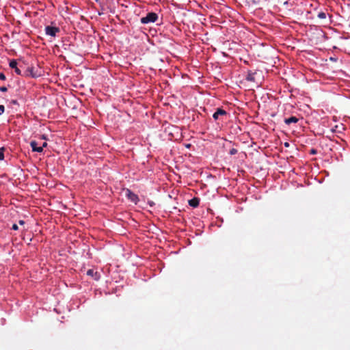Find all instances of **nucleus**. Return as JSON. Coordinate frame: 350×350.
<instances>
[{
	"mask_svg": "<svg viewBox=\"0 0 350 350\" xmlns=\"http://www.w3.org/2000/svg\"><path fill=\"white\" fill-rule=\"evenodd\" d=\"M126 196L133 202L135 204H137L139 201V198L137 195L134 193L133 191H131L130 189L126 190Z\"/></svg>",
	"mask_w": 350,
	"mask_h": 350,
	"instance_id": "3",
	"label": "nucleus"
},
{
	"mask_svg": "<svg viewBox=\"0 0 350 350\" xmlns=\"http://www.w3.org/2000/svg\"><path fill=\"white\" fill-rule=\"evenodd\" d=\"M10 67L12 68H14V71L18 75H22V71L21 70L17 67V62L16 60L15 59H12L10 62Z\"/></svg>",
	"mask_w": 350,
	"mask_h": 350,
	"instance_id": "7",
	"label": "nucleus"
},
{
	"mask_svg": "<svg viewBox=\"0 0 350 350\" xmlns=\"http://www.w3.org/2000/svg\"><path fill=\"white\" fill-rule=\"evenodd\" d=\"M199 204L200 199L198 198H193L189 200V204L193 208L198 207L199 206Z\"/></svg>",
	"mask_w": 350,
	"mask_h": 350,
	"instance_id": "9",
	"label": "nucleus"
},
{
	"mask_svg": "<svg viewBox=\"0 0 350 350\" xmlns=\"http://www.w3.org/2000/svg\"><path fill=\"white\" fill-rule=\"evenodd\" d=\"M255 75H256L255 72L249 71L245 77V79L248 81L254 82L255 81Z\"/></svg>",
	"mask_w": 350,
	"mask_h": 350,
	"instance_id": "11",
	"label": "nucleus"
},
{
	"mask_svg": "<svg viewBox=\"0 0 350 350\" xmlns=\"http://www.w3.org/2000/svg\"><path fill=\"white\" fill-rule=\"evenodd\" d=\"M247 2L250 5H256L260 2V0H247Z\"/></svg>",
	"mask_w": 350,
	"mask_h": 350,
	"instance_id": "13",
	"label": "nucleus"
},
{
	"mask_svg": "<svg viewBox=\"0 0 350 350\" xmlns=\"http://www.w3.org/2000/svg\"><path fill=\"white\" fill-rule=\"evenodd\" d=\"M87 275L92 277L95 280H98L100 278V275L98 272L95 271L93 269H88L87 271Z\"/></svg>",
	"mask_w": 350,
	"mask_h": 350,
	"instance_id": "6",
	"label": "nucleus"
},
{
	"mask_svg": "<svg viewBox=\"0 0 350 350\" xmlns=\"http://www.w3.org/2000/svg\"><path fill=\"white\" fill-rule=\"evenodd\" d=\"M317 151L315 149L312 148L310 150V154H317Z\"/></svg>",
	"mask_w": 350,
	"mask_h": 350,
	"instance_id": "20",
	"label": "nucleus"
},
{
	"mask_svg": "<svg viewBox=\"0 0 350 350\" xmlns=\"http://www.w3.org/2000/svg\"><path fill=\"white\" fill-rule=\"evenodd\" d=\"M8 90V88L5 86H2L0 88V91L1 92H6Z\"/></svg>",
	"mask_w": 350,
	"mask_h": 350,
	"instance_id": "19",
	"label": "nucleus"
},
{
	"mask_svg": "<svg viewBox=\"0 0 350 350\" xmlns=\"http://www.w3.org/2000/svg\"><path fill=\"white\" fill-rule=\"evenodd\" d=\"M30 145L33 152H42V147L38 146V143L36 141H31Z\"/></svg>",
	"mask_w": 350,
	"mask_h": 350,
	"instance_id": "8",
	"label": "nucleus"
},
{
	"mask_svg": "<svg viewBox=\"0 0 350 350\" xmlns=\"http://www.w3.org/2000/svg\"><path fill=\"white\" fill-rule=\"evenodd\" d=\"M22 76L25 77H37L38 75L34 72V68L33 67H28L26 68L23 72H22Z\"/></svg>",
	"mask_w": 350,
	"mask_h": 350,
	"instance_id": "4",
	"label": "nucleus"
},
{
	"mask_svg": "<svg viewBox=\"0 0 350 350\" xmlns=\"http://www.w3.org/2000/svg\"><path fill=\"white\" fill-rule=\"evenodd\" d=\"M45 32L47 35L55 37L56 33L59 32V29L56 27L46 26L45 27Z\"/></svg>",
	"mask_w": 350,
	"mask_h": 350,
	"instance_id": "2",
	"label": "nucleus"
},
{
	"mask_svg": "<svg viewBox=\"0 0 350 350\" xmlns=\"http://www.w3.org/2000/svg\"><path fill=\"white\" fill-rule=\"evenodd\" d=\"M158 19V15L155 12H149L144 17L141 18L140 21L142 24L154 23Z\"/></svg>",
	"mask_w": 350,
	"mask_h": 350,
	"instance_id": "1",
	"label": "nucleus"
},
{
	"mask_svg": "<svg viewBox=\"0 0 350 350\" xmlns=\"http://www.w3.org/2000/svg\"><path fill=\"white\" fill-rule=\"evenodd\" d=\"M153 204H154V202H152L150 203V205L151 206H152Z\"/></svg>",
	"mask_w": 350,
	"mask_h": 350,
	"instance_id": "24",
	"label": "nucleus"
},
{
	"mask_svg": "<svg viewBox=\"0 0 350 350\" xmlns=\"http://www.w3.org/2000/svg\"><path fill=\"white\" fill-rule=\"evenodd\" d=\"M12 103L17 104V101L16 100H12Z\"/></svg>",
	"mask_w": 350,
	"mask_h": 350,
	"instance_id": "23",
	"label": "nucleus"
},
{
	"mask_svg": "<svg viewBox=\"0 0 350 350\" xmlns=\"http://www.w3.org/2000/svg\"><path fill=\"white\" fill-rule=\"evenodd\" d=\"M299 119L295 116H291L288 118H286L284 120V122L286 124H290L291 123H297L298 122Z\"/></svg>",
	"mask_w": 350,
	"mask_h": 350,
	"instance_id": "10",
	"label": "nucleus"
},
{
	"mask_svg": "<svg viewBox=\"0 0 350 350\" xmlns=\"http://www.w3.org/2000/svg\"><path fill=\"white\" fill-rule=\"evenodd\" d=\"M227 112L221 109V108H217L216 109V111L213 113V118L214 120H217L219 119V116H226Z\"/></svg>",
	"mask_w": 350,
	"mask_h": 350,
	"instance_id": "5",
	"label": "nucleus"
},
{
	"mask_svg": "<svg viewBox=\"0 0 350 350\" xmlns=\"http://www.w3.org/2000/svg\"><path fill=\"white\" fill-rule=\"evenodd\" d=\"M317 16L319 19H325L326 18V14L323 12H320L318 13Z\"/></svg>",
	"mask_w": 350,
	"mask_h": 350,
	"instance_id": "12",
	"label": "nucleus"
},
{
	"mask_svg": "<svg viewBox=\"0 0 350 350\" xmlns=\"http://www.w3.org/2000/svg\"><path fill=\"white\" fill-rule=\"evenodd\" d=\"M46 146H47V143L46 142H44L41 147H42V148H43L44 147H46Z\"/></svg>",
	"mask_w": 350,
	"mask_h": 350,
	"instance_id": "22",
	"label": "nucleus"
},
{
	"mask_svg": "<svg viewBox=\"0 0 350 350\" xmlns=\"http://www.w3.org/2000/svg\"><path fill=\"white\" fill-rule=\"evenodd\" d=\"M4 151H5V148L3 147L0 148V160L1 161L4 159Z\"/></svg>",
	"mask_w": 350,
	"mask_h": 350,
	"instance_id": "14",
	"label": "nucleus"
},
{
	"mask_svg": "<svg viewBox=\"0 0 350 350\" xmlns=\"http://www.w3.org/2000/svg\"><path fill=\"white\" fill-rule=\"evenodd\" d=\"M285 146H288V144L287 142L285 143Z\"/></svg>",
	"mask_w": 350,
	"mask_h": 350,
	"instance_id": "26",
	"label": "nucleus"
},
{
	"mask_svg": "<svg viewBox=\"0 0 350 350\" xmlns=\"http://www.w3.org/2000/svg\"><path fill=\"white\" fill-rule=\"evenodd\" d=\"M12 229L14 230H17L18 229V226L16 224H14L12 225Z\"/></svg>",
	"mask_w": 350,
	"mask_h": 350,
	"instance_id": "18",
	"label": "nucleus"
},
{
	"mask_svg": "<svg viewBox=\"0 0 350 350\" xmlns=\"http://www.w3.org/2000/svg\"><path fill=\"white\" fill-rule=\"evenodd\" d=\"M237 153V150L236 148H232L230 150V154L231 155H234L235 154Z\"/></svg>",
	"mask_w": 350,
	"mask_h": 350,
	"instance_id": "15",
	"label": "nucleus"
},
{
	"mask_svg": "<svg viewBox=\"0 0 350 350\" xmlns=\"http://www.w3.org/2000/svg\"><path fill=\"white\" fill-rule=\"evenodd\" d=\"M18 224L21 226L24 225L25 224V221L23 220H19L18 221Z\"/></svg>",
	"mask_w": 350,
	"mask_h": 350,
	"instance_id": "21",
	"label": "nucleus"
},
{
	"mask_svg": "<svg viewBox=\"0 0 350 350\" xmlns=\"http://www.w3.org/2000/svg\"><path fill=\"white\" fill-rule=\"evenodd\" d=\"M338 128V126H335V129H334V131H335Z\"/></svg>",
	"mask_w": 350,
	"mask_h": 350,
	"instance_id": "25",
	"label": "nucleus"
},
{
	"mask_svg": "<svg viewBox=\"0 0 350 350\" xmlns=\"http://www.w3.org/2000/svg\"><path fill=\"white\" fill-rule=\"evenodd\" d=\"M4 110H5L4 106L0 105V115H1L4 112Z\"/></svg>",
	"mask_w": 350,
	"mask_h": 350,
	"instance_id": "17",
	"label": "nucleus"
},
{
	"mask_svg": "<svg viewBox=\"0 0 350 350\" xmlns=\"http://www.w3.org/2000/svg\"><path fill=\"white\" fill-rule=\"evenodd\" d=\"M5 79H6L5 75L3 73L1 72L0 73V80H5Z\"/></svg>",
	"mask_w": 350,
	"mask_h": 350,
	"instance_id": "16",
	"label": "nucleus"
}]
</instances>
